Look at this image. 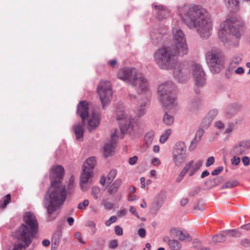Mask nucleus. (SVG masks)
I'll use <instances>...</instances> for the list:
<instances>
[{
  "label": "nucleus",
  "instance_id": "nucleus-13",
  "mask_svg": "<svg viewBox=\"0 0 250 250\" xmlns=\"http://www.w3.org/2000/svg\"><path fill=\"white\" fill-rule=\"evenodd\" d=\"M97 92L104 108L109 104L113 94L110 82L101 81L97 87Z\"/></svg>",
  "mask_w": 250,
  "mask_h": 250
},
{
  "label": "nucleus",
  "instance_id": "nucleus-50",
  "mask_svg": "<svg viewBox=\"0 0 250 250\" xmlns=\"http://www.w3.org/2000/svg\"><path fill=\"white\" fill-rule=\"evenodd\" d=\"M241 244L245 247H250V240L246 238L243 239L241 241Z\"/></svg>",
  "mask_w": 250,
  "mask_h": 250
},
{
  "label": "nucleus",
  "instance_id": "nucleus-32",
  "mask_svg": "<svg viewBox=\"0 0 250 250\" xmlns=\"http://www.w3.org/2000/svg\"><path fill=\"white\" fill-rule=\"evenodd\" d=\"M163 121L165 125H170L173 123L174 118L171 115L166 113L163 116Z\"/></svg>",
  "mask_w": 250,
  "mask_h": 250
},
{
  "label": "nucleus",
  "instance_id": "nucleus-6",
  "mask_svg": "<svg viewBox=\"0 0 250 250\" xmlns=\"http://www.w3.org/2000/svg\"><path fill=\"white\" fill-rule=\"evenodd\" d=\"M178 54H174V48L162 47L159 48L154 54V60L158 66L162 69H170L176 64L175 57Z\"/></svg>",
  "mask_w": 250,
  "mask_h": 250
},
{
  "label": "nucleus",
  "instance_id": "nucleus-25",
  "mask_svg": "<svg viewBox=\"0 0 250 250\" xmlns=\"http://www.w3.org/2000/svg\"><path fill=\"white\" fill-rule=\"evenodd\" d=\"M174 76L179 82H183L187 79L183 70L179 67L175 68L173 71Z\"/></svg>",
  "mask_w": 250,
  "mask_h": 250
},
{
  "label": "nucleus",
  "instance_id": "nucleus-8",
  "mask_svg": "<svg viewBox=\"0 0 250 250\" xmlns=\"http://www.w3.org/2000/svg\"><path fill=\"white\" fill-rule=\"evenodd\" d=\"M206 59L212 73H219L223 69L224 56L219 48L212 47L209 49L206 53Z\"/></svg>",
  "mask_w": 250,
  "mask_h": 250
},
{
  "label": "nucleus",
  "instance_id": "nucleus-3",
  "mask_svg": "<svg viewBox=\"0 0 250 250\" xmlns=\"http://www.w3.org/2000/svg\"><path fill=\"white\" fill-rule=\"evenodd\" d=\"M117 78L124 82L127 83L134 87L137 92L144 91L149 94V83L147 79L133 67H125L119 70Z\"/></svg>",
  "mask_w": 250,
  "mask_h": 250
},
{
  "label": "nucleus",
  "instance_id": "nucleus-7",
  "mask_svg": "<svg viewBox=\"0 0 250 250\" xmlns=\"http://www.w3.org/2000/svg\"><path fill=\"white\" fill-rule=\"evenodd\" d=\"M180 22L173 20L172 22L173 41L174 42V54L183 56L187 54L188 47L186 43V35L181 29L179 23Z\"/></svg>",
  "mask_w": 250,
  "mask_h": 250
},
{
  "label": "nucleus",
  "instance_id": "nucleus-34",
  "mask_svg": "<svg viewBox=\"0 0 250 250\" xmlns=\"http://www.w3.org/2000/svg\"><path fill=\"white\" fill-rule=\"evenodd\" d=\"M217 113L218 111L216 109H213L210 110L207 115V116L208 117V123H211L213 119L217 115Z\"/></svg>",
  "mask_w": 250,
  "mask_h": 250
},
{
  "label": "nucleus",
  "instance_id": "nucleus-60",
  "mask_svg": "<svg viewBox=\"0 0 250 250\" xmlns=\"http://www.w3.org/2000/svg\"><path fill=\"white\" fill-rule=\"evenodd\" d=\"M237 231L235 229L229 230L227 232V234L230 236H236L237 235Z\"/></svg>",
  "mask_w": 250,
  "mask_h": 250
},
{
  "label": "nucleus",
  "instance_id": "nucleus-49",
  "mask_svg": "<svg viewBox=\"0 0 250 250\" xmlns=\"http://www.w3.org/2000/svg\"><path fill=\"white\" fill-rule=\"evenodd\" d=\"M118 189L117 188L111 185L108 190V192L110 195H113L117 192Z\"/></svg>",
  "mask_w": 250,
  "mask_h": 250
},
{
  "label": "nucleus",
  "instance_id": "nucleus-40",
  "mask_svg": "<svg viewBox=\"0 0 250 250\" xmlns=\"http://www.w3.org/2000/svg\"><path fill=\"white\" fill-rule=\"evenodd\" d=\"M89 201L87 199H85L83 202H81L78 206V208L80 209H84L89 205Z\"/></svg>",
  "mask_w": 250,
  "mask_h": 250
},
{
  "label": "nucleus",
  "instance_id": "nucleus-41",
  "mask_svg": "<svg viewBox=\"0 0 250 250\" xmlns=\"http://www.w3.org/2000/svg\"><path fill=\"white\" fill-rule=\"evenodd\" d=\"M118 244L117 240H112L109 242L108 248L115 249L118 247Z\"/></svg>",
  "mask_w": 250,
  "mask_h": 250
},
{
  "label": "nucleus",
  "instance_id": "nucleus-58",
  "mask_svg": "<svg viewBox=\"0 0 250 250\" xmlns=\"http://www.w3.org/2000/svg\"><path fill=\"white\" fill-rule=\"evenodd\" d=\"M154 7L156 9H158L160 11V14H164L166 11L164 9L163 6L155 5Z\"/></svg>",
  "mask_w": 250,
  "mask_h": 250
},
{
  "label": "nucleus",
  "instance_id": "nucleus-9",
  "mask_svg": "<svg viewBox=\"0 0 250 250\" xmlns=\"http://www.w3.org/2000/svg\"><path fill=\"white\" fill-rule=\"evenodd\" d=\"M174 88L175 85L171 81L163 83L158 87V93L160 101L168 109L173 108L177 104L176 99L171 97L172 90Z\"/></svg>",
  "mask_w": 250,
  "mask_h": 250
},
{
  "label": "nucleus",
  "instance_id": "nucleus-17",
  "mask_svg": "<svg viewBox=\"0 0 250 250\" xmlns=\"http://www.w3.org/2000/svg\"><path fill=\"white\" fill-rule=\"evenodd\" d=\"M203 162L201 160H198L196 162L191 160L186 164L182 169V173L186 174L188 173L189 176H192L199 170Z\"/></svg>",
  "mask_w": 250,
  "mask_h": 250
},
{
  "label": "nucleus",
  "instance_id": "nucleus-26",
  "mask_svg": "<svg viewBox=\"0 0 250 250\" xmlns=\"http://www.w3.org/2000/svg\"><path fill=\"white\" fill-rule=\"evenodd\" d=\"M92 172V170H88L83 167V171L81 175V181L83 183H88L89 179L91 177Z\"/></svg>",
  "mask_w": 250,
  "mask_h": 250
},
{
  "label": "nucleus",
  "instance_id": "nucleus-1",
  "mask_svg": "<svg viewBox=\"0 0 250 250\" xmlns=\"http://www.w3.org/2000/svg\"><path fill=\"white\" fill-rule=\"evenodd\" d=\"M179 14L189 29L194 30L202 38L210 35L213 23L209 12L200 5L183 4L178 7Z\"/></svg>",
  "mask_w": 250,
  "mask_h": 250
},
{
  "label": "nucleus",
  "instance_id": "nucleus-53",
  "mask_svg": "<svg viewBox=\"0 0 250 250\" xmlns=\"http://www.w3.org/2000/svg\"><path fill=\"white\" fill-rule=\"evenodd\" d=\"M103 205L104 208L106 209L110 210L112 208V204L107 201H104Z\"/></svg>",
  "mask_w": 250,
  "mask_h": 250
},
{
  "label": "nucleus",
  "instance_id": "nucleus-16",
  "mask_svg": "<svg viewBox=\"0 0 250 250\" xmlns=\"http://www.w3.org/2000/svg\"><path fill=\"white\" fill-rule=\"evenodd\" d=\"M23 220L25 223L29 227V231L31 234V238H32L34 233H35L38 229V223L35 215L31 212H27L23 216Z\"/></svg>",
  "mask_w": 250,
  "mask_h": 250
},
{
  "label": "nucleus",
  "instance_id": "nucleus-55",
  "mask_svg": "<svg viewBox=\"0 0 250 250\" xmlns=\"http://www.w3.org/2000/svg\"><path fill=\"white\" fill-rule=\"evenodd\" d=\"M138 158L137 156H134L131 158H130L128 160V163L130 165H134L136 164Z\"/></svg>",
  "mask_w": 250,
  "mask_h": 250
},
{
  "label": "nucleus",
  "instance_id": "nucleus-19",
  "mask_svg": "<svg viewBox=\"0 0 250 250\" xmlns=\"http://www.w3.org/2000/svg\"><path fill=\"white\" fill-rule=\"evenodd\" d=\"M166 31L164 28H160L154 29L150 33V37L152 43L157 45L163 40V37Z\"/></svg>",
  "mask_w": 250,
  "mask_h": 250
},
{
  "label": "nucleus",
  "instance_id": "nucleus-18",
  "mask_svg": "<svg viewBox=\"0 0 250 250\" xmlns=\"http://www.w3.org/2000/svg\"><path fill=\"white\" fill-rule=\"evenodd\" d=\"M249 148H250V141H242L235 145L231 148L230 154L232 156L243 155Z\"/></svg>",
  "mask_w": 250,
  "mask_h": 250
},
{
  "label": "nucleus",
  "instance_id": "nucleus-64",
  "mask_svg": "<svg viewBox=\"0 0 250 250\" xmlns=\"http://www.w3.org/2000/svg\"><path fill=\"white\" fill-rule=\"evenodd\" d=\"M152 163L154 166H159L160 164V161L157 158H154L152 160Z\"/></svg>",
  "mask_w": 250,
  "mask_h": 250
},
{
  "label": "nucleus",
  "instance_id": "nucleus-37",
  "mask_svg": "<svg viewBox=\"0 0 250 250\" xmlns=\"http://www.w3.org/2000/svg\"><path fill=\"white\" fill-rule=\"evenodd\" d=\"M85 226L91 228L93 233H95L96 232V224L93 221L90 220L87 221L85 223Z\"/></svg>",
  "mask_w": 250,
  "mask_h": 250
},
{
  "label": "nucleus",
  "instance_id": "nucleus-20",
  "mask_svg": "<svg viewBox=\"0 0 250 250\" xmlns=\"http://www.w3.org/2000/svg\"><path fill=\"white\" fill-rule=\"evenodd\" d=\"M101 115L99 113L93 112L92 117L88 121V130L91 132L100 125Z\"/></svg>",
  "mask_w": 250,
  "mask_h": 250
},
{
  "label": "nucleus",
  "instance_id": "nucleus-39",
  "mask_svg": "<svg viewBox=\"0 0 250 250\" xmlns=\"http://www.w3.org/2000/svg\"><path fill=\"white\" fill-rule=\"evenodd\" d=\"M204 129L200 128L198 129L195 134V136L194 137V139L196 140L197 141H200L202 137L204 134Z\"/></svg>",
  "mask_w": 250,
  "mask_h": 250
},
{
  "label": "nucleus",
  "instance_id": "nucleus-2",
  "mask_svg": "<svg viewBox=\"0 0 250 250\" xmlns=\"http://www.w3.org/2000/svg\"><path fill=\"white\" fill-rule=\"evenodd\" d=\"M67 192L65 186L59 180L51 182L50 187L44 195L43 206L46 209L47 218L48 221H52L56 218L53 216L66 200Z\"/></svg>",
  "mask_w": 250,
  "mask_h": 250
},
{
  "label": "nucleus",
  "instance_id": "nucleus-5",
  "mask_svg": "<svg viewBox=\"0 0 250 250\" xmlns=\"http://www.w3.org/2000/svg\"><path fill=\"white\" fill-rule=\"evenodd\" d=\"M117 119L119 121L121 133L119 134V131L115 129L114 133L111 135V140L109 143L105 144L103 151V155L105 157L112 155L115 146L116 138H123L124 134L132 126V119L129 115L126 114L123 111H117Z\"/></svg>",
  "mask_w": 250,
  "mask_h": 250
},
{
  "label": "nucleus",
  "instance_id": "nucleus-36",
  "mask_svg": "<svg viewBox=\"0 0 250 250\" xmlns=\"http://www.w3.org/2000/svg\"><path fill=\"white\" fill-rule=\"evenodd\" d=\"M11 202V195L7 194L3 198V203L0 205V207L4 208Z\"/></svg>",
  "mask_w": 250,
  "mask_h": 250
},
{
  "label": "nucleus",
  "instance_id": "nucleus-28",
  "mask_svg": "<svg viewBox=\"0 0 250 250\" xmlns=\"http://www.w3.org/2000/svg\"><path fill=\"white\" fill-rule=\"evenodd\" d=\"M243 56L241 54H238L234 56L230 62V67H235L239 64L242 61Z\"/></svg>",
  "mask_w": 250,
  "mask_h": 250
},
{
  "label": "nucleus",
  "instance_id": "nucleus-42",
  "mask_svg": "<svg viewBox=\"0 0 250 250\" xmlns=\"http://www.w3.org/2000/svg\"><path fill=\"white\" fill-rule=\"evenodd\" d=\"M234 129V125L232 123L229 124L224 133L229 134Z\"/></svg>",
  "mask_w": 250,
  "mask_h": 250
},
{
  "label": "nucleus",
  "instance_id": "nucleus-35",
  "mask_svg": "<svg viewBox=\"0 0 250 250\" xmlns=\"http://www.w3.org/2000/svg\"><path fill=\"white\" fill-rule=\"evenodd\" d=\"M117 174V171L115 169H111L108 173L107 178L109 183L110 184L116 177Z\"/></svg>",
  "mask_w": 250,
  "mask_h": 250
},
{
  "label": "nucleus",
  "instance_id": "nucleus-22",
  "mask_svg": "<svg viewBox=\"0 0 250 250\" xmlns=\"http://www.w3.org/2000/svg\"><path fill=\"white\" fill-rule=\"evenodd\" d=\"M170 232L172 234L177 237L180 241L187 240L189 241L191 240L188 234H185L182 231L177 229L174 228L171 229Z\"/></svg>",
  "mask_w": 250,
  "mask_h": 250
},
{
  "label": "nucleus",
  "instance_id": "nucleus-23",
  "mask_svg": "<svg viewBox=\"0 0 250 250\" xmlns=\"http://www.w3.org/2000/svg\"><path fill=\"white\" fill-rule=\"evenodd\" d=\"M225 3L229 10L235 12L239 8L240 0H224Z\"/></svg>",
  "mask_w": 250,
  "mask_h": 250
},
{
  "label": "nucleus",
  "instance_id": "nucleus-48",
  "mask_svg": "<svg viewBox=\"0 0 250 250\" xmlns=\"http://www.w3.org/2000/svg\"><path fill=\"white\" fill-rule=\"evenodd\" d=\"M215 159L213 156L209 157L208 158L207 160V162L206 164V166L207 167H209L214 163Z\"/></svg>",
  "mask_w": 250,
  "mask_h": 250
},
{
  "label": "nucleus",
  "instance_id": "nucleus-29",
  "mask_svg": "<svg viewBox=\"0 0 250 250\" xmlns=\"http://www.w3.org/2000/svg\"><path fill=\"white\" fill-rule=\"evenodd\" d=\"M154 134L153 131H149L146 133L144 137V141L146 145L148 146L152 143Z\"/></svg>",
  "mask_w": 250,
  "mask_h": 250
},
{
  "label": "nucleus",
  "instance_id": "nucleus-33",
  "mask_svg": "<svg viewBox=\"0 0 250 250\" xmlns=\"http://www.w3.org/2000/svg\"><path fill=\"white\" fill-rule=\"evenodd\" d=\"M226 240V237L223 234L214 235L212 237V241L215 243L223 242Z\"/></svg>",
  "mask_w": 250,
  "mask_h": 250
},
{
  "label": "nucleus",
  "instance_id": "nucleus-61",
  "mask_svg": "<svg viewBox=\"0 0 250 250\" xmlns=\"http://www.w3.org/2000/svg\"><path fill=\"white\" fill-rule=\"evenodd\" d=\"M215 126L218 129H223L224 128V125L221 121H218L215 122Z\"/></svg>",
  "mask_w": 250,
  "mask_h": 250
},
{
  "label": "nucleus",
  "instance_id": "nucleus-21",
  "mask_svg": "<svg viewBox=\"0 0 250 250\" xmlns=\"http://www.w3.org/2000/svg\"><path fill=\"white\" fill-rule=\"evenodd\" d=\"M64 171V169L62 166H57L51 169L50 176L53 179L60 180L62 177Z\"/></svg>",
  "mask_w": 250,
  "mask_h": 250
},
{
  "label": "nucleus",
  "instance_id": "nucleus-14",
  "mask_svg": "<svg viewBox=\"0 0 250 250\" xmlns=\"http://www.w3.org/2000/svg\"><path fill=\"white\" fill-rule=\"evenodd\" d=\"M191 72L195 81L194 90L196 93L200 92V88L206 83V75L202 66L198 63H194L191 66Z\"/></svg>",
  "mask_w": 250,
  "mask_h": 250
},
{
  "label": "nucleus",
  "instance_id": "nucleus-38",
  "mask_svg": "<svg viewBox=\"0 0 250 250\" xmlns=\"http://www.w3.org/2000/svg\"><path fill=\"white\" fill-rule=\"evenodd\" d=\"M100 192V188L97 186H94L92 188L91 194L93 196L95 199L98 198V194Z\"/></svg>",
  "mask_w": 250,
  "mask_h": 250
},
{
  "label": "nucleus",
  "instance_id": "nucleus-4",
  "mask_svg": "<svg viewBox=\"0 0 250 250\" xmlns=\"http://www.w3.org/2000/svg\"><path fill=\"white\" fill-rule=\"evenodd\" d=\"M241 24L240 17L232 16L226 19L220 25L218 32L219 40L224 44H231V42L237 41L240 37L238 26Z\"/></svg>",
  "mask_w": 250,
  "mask_h": 250
},
{
  "label": "nucleus",
  "instance_id": "nucleus-45",
  "mask_svg": "<svg viewBox=\"0 0 250 250\" xmlns=\"http://www.w3.org/2000/svg\"><path fill=\"white\" fill-rule=\"evenodd\" d=\"M198 142L199 141H197L196 140H195V139L194 138L190 143V145L189 146V150L190 151H193L196 147Z\"/></svg>",
  "mask_w": 250,
  "mask_h": 250
},
{
  "label": "nucleus",
  "instance_id": "nucleus-51",
  "mask_svg": "<svg viewBox=\"0 0 250 250\" xmlns=\"http://www.w3.org/2000/svg\"><path fill=\"white\" fill-rule=\"evenodd\" d=\"M129 212L138 218H139V216L137 212L136 208L133 206H130L129 208Z\"/></svg>",
  "mask_w": 250,
  "mask_h": 250
},
{
  "label": "nucleus",
  "instance_id": "nucleus-27",
  "mask_svg": "<svg viewBox=\"0 0 250 250\" xmlns=\"http://www.w3.org/2000/svg\"><path fill=\"white\" fill-rule=\"evenodd\" d=\"M96 164V160L94 157H91L86 160L83 164V167L88 170H93Z\"/></svg>",
  "mask_w": 250,
  "mask_h": 250
},
{
  "label": "nucleus",
  "instance_id": "nucleus-43",
  "mask_svg": "<svg viewBox=\"0 0 250 250\" xmlns=\"http://www.w3.org/2000/svg\"><path fill=\"white\" fill-rule=\"evenodd\" d=\"M116 220V217L115 216H112L108 220L105 222V224L106 226L108 227L110 226L112 223L115 222Z\"/></svg>",
  "mask_w": 250,
  "mask_h": 250
},
{
  "label": "nucleus",
  "instance_id": "nucleus-10",
  "mask_svg": "<svg viewBox=\"0 0 250 250\" xmlns=\"http://www.w3.org/2000/svg\"><path fill=\"white\" fill-rule=\"evenodd\" d=\"M89 104L85 101H81L77 105V113L82 118V121L80 123H78L73 126V130L76 136V140H78L83 138L85 119L88 115Z\"/></svg>",
  "mask_w": 250,
  "mask_h": 250
},
{
  "label": "nucleus",
  "instance_id": "nucleus-24",
  "mask_svg": "<svg viewBox=\"0 0 250 250\" xmlns=\"http://www.w3.org/2000/svg\"><path fill=\"white\" fill-rule=\"evenodd\" d=\"M62 236L61 231H56L52 236L51 241V250H56L60 244V241Z\"/></svg>",
  "mask_w": 250,
  "mask_h": 250
},
{
  "label": "nucleus",
  "instance_id": "nucleus-30",
  "mask_svg": "<svg viewBox=\"0 0 250 250\" xmlns=\"http://www.w3.org/2000/svg\"><path fill=\"white\" fill-rule=\"evenodd\" d=\"M168 246L171 250H180L182 248L181 244L176 239H172Z\"/></svg>",
  "mask_w": 250,
  "mask_h": 250
},
{
  "label": "nucleus",
  "instance_id": "nucleus-44",
  "mask_svg": "<svg viewBox=\"0 0 250 250\" xmlns=\"http://www.w3.org/2000/svg\"><path fill=\"white\" fill-rule=\"evenodd\" d=\"M237 155L233 156L231 160V164L233 165L237 166L240 162V158L237 157Z\"/></svg>",
  "mask_w": 250,
  "mask_h": 250
},
{
  "label": "nucleus",
  "instance_id": "nucleus-59",
  "mask_svg": "<svg viewBox=\"0 0 250 250\" xmlns=\"http://www.w3.org/2000/svg\"><path fill=\"white\" fill-rule=\"evenodd\" d=\"M138 234L142 238L145 237V236H146V230H145V229H144L143 228H141V229H139V230H138Z\"/></svg>",
  "mask_w": 250,
  "mask_h": 250
},
{
  "label": "nucleus",
  "instance_id": "nucleus-15",
  "mask_svg": "<svg viewBox=\"0 0 250 250\" xmlns=\"http://www.w3.org/2000/svg\"><path fill=\"white\" fill-rule=\"evenodd\" d=\"M148 94H146L144 91L137 92L138 95L137 98L139 100L138 106L135 112L138 117L143 116L146 113V107L149 104V99L151 96V91L149 87H148Z\"/></svg>",
  "mask_w": 250,
  "mask_h": 250
},
{
  "label": "nucleus",
  "instance_id": "nucleus-63",
  "mask_svg": "<svg viewBox=\"0 0 250 250\" xmlns=\"http://www.w3.org/2000/svg\"><path fill=\"white\" fill-rule=\"evenodd\" d=\"M138 199V197L135 195H132L129 194L128 196V200L129 201H133L136 200Z\"/></svg>",
  "mask_w": 250,
  "mask_h": 250
},
{
  "label": "nucleus",
  "instance_id": "nucleus-54",
  "mask_svg": "<svg viewBox=\"0 0 250 250\" xmlns=\"http://www.w3.org/2000/svg\"><path fill=\"white\" fill-rule=\"evenodd\" d=\"M165 198L164 197H162L161 198L160 200V201H159V200L158 199L157 201H156L155 204H154V206L156 205V204H158V205H157V206H155V208H159L160 207H161L163 204L164 203V201H165Z\"/></svg>",
  "mask_w": 250,
  "mask_h": 250
},
{
  "label": "nucleus",
  "instance_id": "nucleus-47",
  "mask_svg": "<svg viewBox=\"0 0 250 250\" xmlns=\"http://www.w3.org/2000/svg\"><path fill=\"white\" fill-rule=\"evenodd\" d=\"M115 231L116 235L121 236L123 234V229L119 226H116L115 227Z\"/></svg>",
  "mask_w": 250,
  "mask_h": 250
},
{
  "label": "nucleus",
  "instance_id": "nucleus-31",
  "mask_svg": "<svg viewBox=\"0 0 250 250\" xmlns=\"http://www.w3.org/2000/svg\"><path fill=\"white\" fill-rule=\"evenodd\" d=\"M238 182L237 180H233L226 182L221 187V189L230 188L237 186L238 185Z\"/></svg>",
  "mask_w": 250,
  "mask_h": 250
},
{
  "label": "nucleus",
  "instance_id": "nucleus-52",
  "mask_svg": "<svg viewBox=\"0 0 250 250\" xmlns=\"http://www.w3.org/2000/svg\"><path fill=\"white\" fill-rule=\"evenodd\" d=\"M122 183V180L120 178L117 179L112 184L114 187L117 188H119L120 187Z\"/></svg>",
  "mask_w": 250,
  "mask_h": 250
},
{
  "label": "nucleus",
  "instance_id": "nucleus-12",
  "mask_svg": "<svg viewBox=\"0 0 250 250\" xmlns=\"http://www.w3.org/2000/svg\"><path fill=\"white\" fill-rule=\"evenodd\" d=\"M188 154L185 144L182 141L177 142L172 151V160L176 167H180L186 161Z\"/></svg>",
  "mask_w": 250,
  "mask_h": 250
},
{
  "label": "nucleus",
  "instance_id": "nucleus-11",
  "mask_svg": "<svg viewBox=\"0 0 250 250\" xmlns=\"http://www.w3.org/2000/svg\"><path fill=\"white\" fill-rule=\"evenodd\" d=\"M14 236L21 240L24 244L21 243L15 244L12 250H23L31 243V234L29 231L28 226L26 225L22 224L19 229L15 232Z\"/></svg>",
  "mask_w": 250,
  "mask_h": 250
},
{
  "label": "nucleus",
  "instance_id": "nucleus-46",
  "mask_svg": "<svg viewBox=\"0 0 250 250\" xmlns=\"http://www.w3.org/2000/svg\"><path fill=\"white\" fill-rule=\"evenodd\" d=\"M223 167H218L211 172V174L213 176L217 175L223 171Z\"/></svg>",
  "mask_w": 250,
  "mask_h": 250
},
{
  "label": "nucleus",
  "instance_id": "nucleus-57",
  "mask_svg": "<svg viewBox=\"0 0 250 250\" xmlns=\"http://www.w3.org/2000/svg\"><path fill=\"white\" fill-rule=\"evenodd\" d=\"M242 160L244 166H248L250 165V159L248 157H243L242 158Z\"/></svg>",
  "mask_w": 250,
  "mask_h": 250
},
{
  "label": "nucleus",
  "instance_id": "nucleus-56",
  "mask_svg": "<svg viewBox=\"0 0 250 250\" xmlns=\"http://www.w3.org/2000/svg\"><path fill=\"white\" fill-rule=\"evenodd\" d=\"M127 214V210L125 209H122L117 212V215L118 217H121L125 216Z\"/></svg>",
  "mask_w": 250,
  "mask_h": 250
},
{
  "label": "nucleus",
  "instance_id": "nucleus-62",
  "mask_svg": "<svg viewBox=\"0 0 250 250\" xmlns=\"http://www.w3.org/2000/svg\"><path fill=\"white\" fill-rule=\"evenodd\" d=\"M183 173V170H181V172L180 173L179 175H178V177L176 179V182H180L181 181L183 178L185 177V176L186 175V174H184Z\"/></svg>",
  "mask_w": 250,
  "mask_h": 250
}]
</instances>
